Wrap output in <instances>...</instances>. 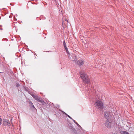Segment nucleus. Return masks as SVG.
<instances>
[{
	"label": "nucleus",
	"instance_id": "nucleus-22",
	"mask_svg": "<svg viewBox=\"0 0 134 134\" xmlns=\"http://www.w3.org/2000/svg\"><path fill=\"white\" fill-rule=\"evenodd\" d=\"M32 107L34 108H35V107H34V105H33L32 106Z\"/></svg>",
	"mask_w": 134,
	"mask_h": 134
},
{
	"label": "nucleus",
	"instance_id": "nucleus-7",
	"mask_svg": "<svg viewBox=\"0 0 134 134\" xmlns=\"http://www.w3.org/2000/svg\"><path fill=\"white\" fill-rule=\"evenodd\" d=\"M104 117L106 119L107 118H108L109 117V115L107 111H105L104 113Z\"/></svg>",
	"mask_w": 134,
	"mask_h": 134
},
{
	"label": "nucleus",
	"instance_id": "nucleus-5",
	"mask_svg": "<svg viewBox=\"0 0 134 134\" xmlns=\"http://www.w3.org/2000/svg\"><path fill=\"white\" fill-rule=\"evenodd\" d=\"M111 122L107 119L105 121V125L108 128H110L111 126Z\"/></svg>",
	"mask_w": 134,
	"mask_h": 134
},
{
	"label": "nucleus",
	"instance_id": "nucleus-18",
	"mask_svg": "<svg viewBox=\"0 0 134 134\" xmlns=\"http://www.w3.org/2000/svg\"><path fill=\"white\" fill-rule=\"evenodd\" d=\"M63 113L65 114L67 116V115H68L66 113H65L64 112H63Z\"/></svg>",
	"mask_w": 134,
	"mask_h": 134
},
{
	"label": "nucleus",
	"instance_id": "nucleus-16",
	"mask_svg": "<svg viewBox=\"0 0 134 134\" xmlns=\"http://www.w3.org/2000/svg\"><path fill=\"white\" fill-rule=\"evenodd\" d=\"M2 119L1 118H0V125H1L2 122Z\"/></svg>",
	"mask_w": 134,
	"mask_h": 134
},
{
	"label": "nucleus",
	"instance_id": "nucleus-9",
	"mask_svg": "<svg viewBox=\"0 0 134 134\" xmlns=\"http://www.w3.org/2000/svg\"><path fill=\"white\" fill-rule=\"evenodd\" d=\"M69 129H71V131H72V130L73 131H74L75 130V129L73 127H72L70 126L69 127Z\"/></svg>",
	"mask_w": 134,
	"mask_h": 134
},
{
	"label": "nucleus",
	"instance_id": "nucleus-17",
	"mask_svg": "<svg viewBox=\"0 0 134 134\" xmlns=\"http://www.w3.org/2000/svg\"><path fill=\"white\" fill-rule=\"evenodd\" d=\"M64 47L65 49H68V48H67V47H66V46H64Z\"/></svg>",
	"mask_w": 134,
	"mask_h": 134
},
{
	"label": "nucleus",
	"instance_id": "nucleus-1",
	"mask_svg": "<svg viewBox=\"0 0 134 134\" xmlns=\"http://www.w3.org/2000/svg\"><path fill=\"white\" fill-rule=\"evenodd\" d=\"M80 77L84 83L88 84L89 83L90 80L88 78V76L86 74H85L83 71L80 72Z\"/></svg>",
	"mask_w": 134,
	"mask_h": 134
},
{
	"label": "nucleus",
	"instance_id": "nucleus-14",
	"mask_svg": "<svg viewBox=\"0 0 134 134\" xmlns=\"http://www.w3.org/2000/svg\"><path fill=\"white\" fill-rule=\"evenodd\" d=\"M67 116L70 119H71L72 120H73V119L69 115H68Z\"/></svg>",
	"mask_w": 134,
	"mask_h": 134
},
{
	"label": "nucleus",
	"instance_id": "nucleus-13",
	"mask_svg": "<svg viewBox=\"0 0 134 134\" xmlns=\"http://www.w3.org/2000/svg\"><path fill=\"white\" fill-rule=\"evenodd\" d=\"M16 86L17 87H18L20 86V85L19 83H17L16 85Z\"/></svg>",
	"mask_w": 134,
	"mask_h": 134
},
{
	"label": "nucleus",
	"instance_id": "nucleus-21",
	"mask_svg": "<svg viewBox=\"0 0 134 134\" xmlns=\"http://www.w3.org/2000/svg\"><path fill=\"white\" fill-rule=\"evenodd\" d=\"M112 134H118L117 133L115 132V133H113Z\"/></svg>",
	"mask_w": 134,
	"mask_h": 134
},
{
	"label": "nucleus",
	"instance_id": "nucleus-4",
	"mask_svg": "<svg viewBox=\"0 0 134 134\" xmlns=\"http://www.w3.org/2000/svg\"><path fill=\"white\" fill-rule=\"evenodd\" d=\"M32 97L36 100L41 103V104H44L46 103L42 99L37 95H33Z\"/></svg>",
	"mask_w": 134,
	"mask_h": 134
},
{
	"label": "nucleus",
	"instance_id": "nucleus-23",
	"mask_svg": "<svg viewBox=\"0 0 134 134\" xmlns=\"http://www.w3.org/2000/svg\"><path fill=\"white\" fill-rule=\"evenodd\" d=\"M65 20L67 22H68V21L67 20L65 19Z\"/></svg>",
	"mask_w": 134,
	"mask_h": 134
},
{
	"label": "nucleus",
	"instance_id": "nucleus-6",
	"mask_svg": "<svg viewBox=\"0 0 134 134\" xmlns=\"http://www.w3.org/2000/svg\"><path fill=\"white\" fill-rule=\"evenodd\" d=\"M3 124L4 125H10L9 121L7 119L4 120L3 121Z\"/></svg>",
	"mask_w": 134,
	"mask_h": 134
},
{
	"label": "nucleus",
	"instance_id": "nucleus-19",
	"mask_svg": "<svg viewBox=\"0 0 134 134\" xmlns=\"http://www.w3.org/2000/svg\"><path fill=\"white\" fill-rule=\"evenodd\" d=\"M69 59H72V58H71L70 57V56H69Z\"/></svg>",
	"mask_w": 134,
	"mask_h": 134
},
{
	"label": "nucleus",
	"instance_id": "nucleus-8",
	"mask_svg": "<svg viewBox=\"0 0 134 134\" xmlns=\"http://www.w3.org/2000/svg\"><path fill=\"white\" fill-rule=\"evenodd\" d=\"M121 134H129V133L125 131H121L120 132Z\"/></svg>",
	"mask_w": 134,
	"mask_h": 134
},
{
	"label": "nucleus",
	"instance_id": "nucleus-10",
	"mask_svg": "<svg viewBox=\"0 0 134 134\" xmlns=\"http://www.w3.org/2000/svg\"><path fill=\"white\" fill-rule=\"evenodd\" d=\"M66 52L68 53V54L69 55H70V54H69V52L68 51V49H65Z\"/></svg>",
	"mask_w": 134,
	"mask_h": 134
},
{
	"label": "nucleus",
	"instance_id": "nucleus-25",
	"mask_svg": "<svg viewBox=\"0 0 134 134\" xmlns=\"http://www.w3.org/2000/svg\"><path fill=\"white\" fill-rule=\"evenodd\" d=\"M54 1H55V0H54Z\"/></svg>",
	"mask_w": 134,
	"mask_h": 134
},
{
	"label": "nucleus",
	"instance_id": "nucleus-12",
	"mask_svg": "<svg viewBox=\"0 0 134 134\" xmlns=\"http://www.w3.org/2000/svg\"><path fill=\"white\" fill-rule=\"evenodd\" d=\"M75 124H76L79 127H81L80 125L77 122H76Z\"/></svg>",
	"mask_w": 134,
	"mask_h": 134
},
{
	"label": "nucleus",
	"instance_id": "nucleus-11",
	"mask_svg": "<svg viewBox=\"0 0 134 134\" xmlns=\"http://www.w3.org/2000/svg\"><path fill=\"white\" fill-rule=\"evenodd\" d=\"M29 103L31 105V106H32L33 105V104L31 102H29Z\"/></svg>",
	"mask_w": 134,
	"mask_h": 134
},
{
	"label": "nucleus",
	"instance_id": "nucleus-24",
	"mask_svg": "<svg viewBox=\"0 0 134 134\" xmlns=\"http://www.w3.org/2000/svg\"><path fill=\"white\" fill-rule=\"evenodd\" d=\"M62 24L63 25V26L64 25V24H63V22H62Z\"/></svg>",
	"mask_w": 134,
	"mask_h": 134
},
{
	"label": "nucleus",
	"instance_id": "nucleus-15",
	"mask_svg": "<svg viewBox=\"0 0 134 134\" xmlns=\"http://www.w3.org/2000/svg\"><path fill=\"white\" fill-rule=\"evenodd\" d=\"M63 45L64 46H66V44L65 41L63 42Z\"/></svg>",
	"mask_w": 134,
	"mask_h": 134
},
{
	"label": "nucleus",
	"instance_id": "nucleus-2",
	"mask_svg": "<svg viewBox=\"0 0 134 134\" xmlns=\"http://www.w3.org/2000/svg\"><path fill=\"white\" fill-rule=\"evenodd\" d=\"M72 57L73 59H74L75 63H76V64L79 66H81L83 64V61L81 60H78L77 62V59L76 58V56L75 55H72Z\"/></svg>",
	"mask_w": 134,
	"mask_h": 134
},
{
	"label": "nucleus",
	"instance_id": "nucleus-3",
	"mask_svg": "<svg viewBox=\"0 0 134 134\" xmlns=\"http://www.w3.org/2000/svg\"><path fill=\"white\" fill-rule=\"evenodd\" d=\"M94 105L97 108L99 109H102L103 107V103L101 101L99 100H97L96 102Z\"/></svg>",
	"mask_w": 134,
	"mask_h": 134
},
{
	"label": "nucleus",
	"instance_id": "nucleus-20",
	"mask_svg": "<svg viewBox=\"0 0 134 134\" xmlns=\"http://www.w3.org/2000/svg\"><path fill=\"white\" fill-rule=\"evenodd\" d=\"M74 122L75 124L76 122L75 121V120L73 119V120H72Z\"/></svg>",
	"mask_w": 134,
	"mask_h": 134
}]
</instances>
